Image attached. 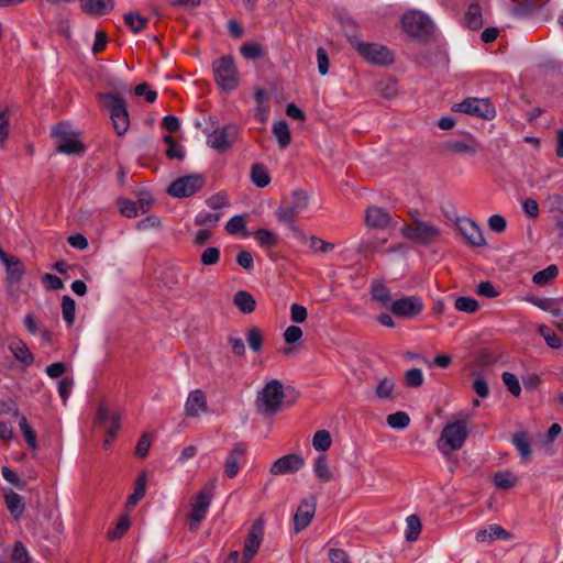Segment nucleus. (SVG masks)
Returning a JSON list of instances; mask_svg holds the SVG:
<instances>
[{
    "mask_svg": "<svg viewBox=\"0 0 563 563\" xmlns=\"http://www.w3.org/2000/svg\"><path fill=\"white\" fill-rule=\"evenodd\" d=\"M220 219L221 214L218 212L201 211L195 217V223L209 229L216 227Z\"/></svg>",
    "mask_w": 563,
    "mask_h": 563,
    "instance_id": "37998d69",
    "label": "nucleus"
},
{
    "mask_svg": "<svg viewBox=\"0 0 563 563\" xmlns=\"http://www.w3.org/2000/svg\"><path fill=\"white\" fill-rule=\"evenodd\" d=\"M539 334L544 339L550 347L560 349L562 346L561 338L549 327L544 324L540 325Z\"/></svg>",
    "mask_w": 563,
    "mask_h": 563,
    "instance_id": "09e8293b",
    "label": "nucleus"
},
{
    "mask_svg": "<svg viewBox=\"0 0 563 563\" xmlns=\"http://www.w3.org/2000/svg\"><path fill=\"white\" fill-rule=\"evenodd\" d=\"M531 305L540 308L543 311L551 313L558 318L563 314V299L562 298H539L528 297L526 299Z\"/></svg>",
    "mask_w": 563,
    "mask_h": 563,
    "instance_id": "a878e982",
    "label": "nucleus"
},
{
    "mask_svg": "<svg viewBox=\"0 0 563 563\" xmlns=\"http://www.w3.org/2000/svg\"><path fill=\"white\" fill-rule=\"evenodd\" d=\"M220 249L216 246L207 247L200 256V261L205 266L216 265L220 261Z\"/></svg>",
    "mask_w": 563,
    "mask_h": 563,
    "instance_id": "3c124183",
    "label": "nucleus"
},
{
    "mask_svg": "<svg viewBox=\"0 0 563 563\" xmlns=\"http://www.w3.org/2000/svg\"><path fill=\"white\" fill-rule=\"evenodd\" d=\"M12 563H31V556L24 544L20 541L15 542L12 552Z\"/></svg>",
    "mask_w": 563,
    "mask_h": 563,
    "instance_id": "5fc2aeb1",
    "label": "nucleus"
},
{
    "mask_svg": "<svg viewBox=\"0 0 563 563\" xmlns=\"http://www.w3.org/2000/svg\"><path fill=\"white\" fill-rule=\"evenodd\" d=\"M405 379L409 387H419L423 384V373L420 368H410L406 372Z\"/></svg>",
    "mask_w": 563,
    "mask_h": 563,
    "instance_id": "bf43d9fd",
    "label": "nucleus"
},
{
    "mask_svg": "<svg viewBox=\"0 0 563 563\" xmlns=\"http://www.w3.org/2000/svg\"><path fill=\"white\" fill-rule=\"evenodd\" d=\"M19 426L22 431V434L25 439V442L32 450L37 449V439L33 428L29 424L26 418L21 416L19 419Z\"/></svg>",
    "mask_w": 563,
    "mask_h": 563,
    "instance_id": "79ce46f5",
    "label": "nucleus"
},
{
    "mask_svg": "<svg viewBox=\"0 0 563 563\" xmlns=\"http://www.w3.org/2000/svg\"><path fill=\"white\" fill-rule=\"evenodd\" d=\"M350 42L358 54L368 63L388 65L394 60L393 53L380 44L365 43L356 37L351 38Z\"/></svg>",
    "mask_w": 563,
    "mask_h": 563,
    "instance_id": "423d86ee",
    "label": "nucleus"
},
{
    "mask_svg": "<svg viewBox=\"0 0 563 563\" xmlns=\"http://www.w3.org/2000/svg\"><path fill=\"white\" fill-rule=\"evenodd\" d=\"M468 435L466 422L457 420L448 423L441 431L440 438L437 442L438 450L444 455L449 456L451 453L460 450Z\"/></svg>",
    "mask_w": 563,
    "mask_h": 563,
    "instance_id": "f03ea898",
    "label": "nucleus"
},
{
    "mask_svg": "<svg viewBox=\"0 0 563 563\" xmlns=\"http://www.w3.org/2000/svg\"><path fill=\"white\" fill-rule=\"evenodd\" d=\"M62 314L67 325H73L76 317V302L70 296L62 298Z\"/></svg>",
    "mask_w": 563,
    "mask_h": 563,
    "instance_id": "4c0bfd02",
    "label": "nucleus"
},
{
    "mask_svg": "<svg viewBox=\"0 0 563 563\" xmlns=\"http://www.w3.org/2000/svg\"><path fill=\"white\" fill-rule=\"evenodd\" d=\"M241 54L246 59H257L262 57L263 52L260 45L253 43H246L241 47Z\"/></svg>",
    "mask_w": 563,
    "mask_h": 563,
    "instance_id": "e2e57ef3",
    "label": "nucleus"
},
{
    "mask_svg": "<svg viewBox=\"0 0 563 563\" xmlns=\"http://www.w3.org/2000/svg\"><path fill=\"white\" fill-rule=\"evenodd\" d=\"M80 9L92 16H102L114 9V0H80Z\"/></svg>",
    "mask_w": 563,
    "mask_h": 563,
    "instance_id": "b1692460",
    "label": "nucleus"
},
{
    "mask_svg": "<svg viewBox=\"0 0 563 563\" xmlns=\"http://www.w3.org/2000/svg\"><path fill=\"white\" fill-rule=\"evenodd\" d=\"M130 527V519L128 517H121L114 529L108 532V537L112 540L120 538Z\"/></svg>",
    "mask_w": 563,
    "mask_h": 563,
    "instance_id": "338daca9",
    "label": "nucleus"
},
{
    "mask_svg": "<svg viewBox=\"0 0 563 563\" xmlns=\"http://www.w3.org/2000/svg\"><path fill=\"white\" fill-rule=\"evenodd\" d=\"M5 504L11 516L15 519L20 518L24 511V504L22 497L13 490L5 493Z\"/></svg>",
    "mask_w": 563,
    "mask_h": 563,
    "instance_id": "2f4dec72",
    "label": "nucleus"
},
{
    "mask_svg": "<svg viewBox=\"0 0 563 563\" xmlns=\"http://www.w3.org/2000/svg\"><path fill=\"white\" fill-rule=\"evenodd\" d=\"M446 148L456 154L475 155L479 144L472 134H467L465 139L449 141Z\"/></svg>",
    "mask_w": 563,
    "mask_h": 563,
    "instance_id": "393cba45",
    "label": "nucleus"
},
{
    "mask_svg": "<svg viewBox=\"0 0 563 563\" xmlns=\"http://www.w3.org/2000/svg\"><path fill=\"white\" fill-rule=\"evenodd\" d=\"M387 423L393 429H405L410 423L409 416L404 411L391 413L387 417Z\"/></svg>",
    "mask_w": 563,
    "mask_h": 563,
    "instance_id": "8fccbe9b",
    "label": "nucleus"
},
{
    "mask_svg": "<svg viewBox=\"0 0 563 563\" xmlns=\"http://www.w3.org/2000/svg\"><path fill=\"white\" fill-rule=\"evenodd\" d=\"M47 518L49 520L52 531L57 534L63 533L64 523L62 520L60 512L57 509L53 508V509L48 510Z\"/></svg>",
    "mask_w": 563,
    "mask_h": 563,
    "instance_id": "13d9d810",
    "label": "nucleus"
},
{
    "mask_svg": "<svg viewBox=\"0 0 563 563\" xmlns=\"http://www.w3.org/2000/svg\"><path fill=\"white\" fill-rule=\"evenodd\" d=\"M225 230L230 234H241L243 238L249 235L246 231L245 219L241 214L232 217L225 224Z\"/></svg>",
    "mask_w": 563,
    "mask_h": 563,
    "instance_id": "ea45409f",
    "label": "nucleus"
},
{
    "mask_svg": "<svg viewBox=\"0 0 563 563\" xmlns=\"http://www.w3.org/2000/svg\"><path fill=\"white\" fill-rule=\"evenodd\" d=\"M395 382L385 377L380 379L376 386V396L380 400H391L394 398Z\"/></svg>",
    "mask_w": 563,
    "mask_h": 563,
    "instance_id": "e433bc0d",
    "label": "nucleus"
},
{
    "mask_svg": "<svg viewBox=\"0 0 563 563\" xmlns=\"http://www.w3.org/2000/svg\"><path fill=\"white\" fill-rule=\"evenodd\" d=\"M187 417L197 418L207 412V399L202 390H191L185 402Z\"/></svg>",
    "mask_w": 563,
    "mask_h": 563,
    "instance_id": "aec40b11",
    "label": "nucleus"
},
{
    "mask_svg": "<svg viewBox=\"0 0 563 563\" xmlns=\"http://www.w3.org/2000/svg\"><path fill=\"white\" fill-rule=\"evenodd\" d=\"M400 231L405 238L412 239L422 244L432 242L440 234V230L438 227L420 220H416L415 229L405 224L401 227Z\"/></svg>",
    "mask_w": 563,
    "mask_h": 563,
    "instance_id": "ddd939ff",
    "label": "nucleus"
},
{
    "mask_svg": "<svg viewBox=\"0 0 563 563\" xmlns=\"http://www.w3.org/2000/svg\"><path fill=\"white\" fill-rule=\"evenodd\" d=\"M254 238L263 247H272L277 243V235L266 229H258L254 232Z\"/></svg>",
    "mask_w": 563,
    "mask_h": 563,
    "instance_id": "49530a36",
    "label": "nucleus"
},
{
    "mask_svg": "<svg viewBox=\"0 0 563 563\" xmlns=\"http://www.w3.org/2000/svg\"><path fill=\"white\" fill-rule=\"evenodd\" d=\"M487 224L488 228L496 233H503L507 228V221L500 214L490 216L488 218Z\"/></svg>",
    "mask_w": 563,
    "mask_h": 563,
    "instance_id": "69168bd1",
    "label": "nucleus"
},
{
    "mask_svg": "<svg viewBox=\"0 0 563 563\" xmlns=\"http://www.w3.org/2000/svg\"><path fill=\"white\" fill-rule=\"evenodd\" d=\"M264 536V528L261 521H255L249 530L244 542L243 563H250L257 553Z\"/></svg>",
    "mask_w": 563,
    "mask_h": 563,
    "instance_id": "2eb2a0df",
    "label": "nucleus"
},
{
    "mask_svg": "<svg viewBox=\"0 0 563 563\" xmlns=\"http://www.w3.org/2000/svg\"><path fill=\"white\" fill-rule=\"evenodd\" d=\"M124 22L134 33L141 32L147 24V19L136 12H129L124 15Z\"/></svg>",
    "mask_w": 563,
    "mask_h": 563,
    "instance_id": "a18cd8bd",
    "label": "nucleus"
},
{
    "mask_svg": "<svg viewBox=\"0 0 563 563\" xmlns=\"http://www.w3.org/2000/svg\"><path fill=\"white\" fill-rule=\"evenodd\" d=\"M372 296L382 303H386L390 300L389 290L380 283H376L372 286Z\"/></svg>",
    "mask_w": 563,
    "mask_h": 563,
    "instance_id": "052dcab7",
    "label": "nucleus"
},
{
    "mask_svg": "<svg viewBox=\"0 0 563 563\" xmlns=\"http://www.w3.org/2000/svg\"><path fill=\"white\" fill-rule=\"evenodd\" d=\"M422 300L417 296L402 297L391 303L389 310L400 318H413L421 313Z\"/></svg>",
    "mask_w": 563,
    "mask_h": 563,
    "instance_id": "4468645a",
    "label": "nucleus"
},
{
    "mask_svg": "<svg viewBox=\"0 0 563 563\" xmlns=\"http://www.w3.org/2000/svg\"><path fill=\"white\" fill-rule=\"evenodd\" d=\"M212 69L216 81L223 91H232L238 87L239 73L231 56H222L214 60Z\"/></svg>",
    "mask_w": 563,
    "mask_h": 563,
    "instance_id": "20e7f679",
    "label": "nucleus"
},
{
    "mask_svg": "<svg viewBox=\"0 0 563 563\" xmlns=\"http://www.w3.org/2000/svg\"><path fill=\"white\" fill-rule=\"evenodd\" d=\"M518 476L510 471H500L494 475V483L500 489H510L518 484Z\"/></svg>",
    "mask_w": 563,
    "mask_h": 563,
    "instance_id": "473e14b6",
    "label": "nucleus"
},
{
    "mask_svg": "<svg viewBox=\"0 0 563 563\" xmlns=\"http://www.w3.org/2000/svg\"><path fill=\"white\" fill-rule=\"evenodd\" d=\"M457 227L471 245L481 247L486 244L482 229L473 220L462 219L459 221Z\"/></svg>",
    "mask_w": 563,
    "mask_h": 563,
    "instance_id": "6ab92c4d",
    "label": "nucleus"
},
{
    "mask_svg": "<svg viewBox=\"0 0 563 563\" xmlns=\"http://www.w3.org/2000/svg\"><path fill=\"white\" fill-rule=\"evenodd\" d=\"M273 134L282 148L287 147L291 142V134L286 121L279 120L273 124Z\"/></svg>",
    "mask_w": 563,
    "mask_h": 563,
    "instance_id": "7c9ffc66",
    "label": "nucleus"
},
{
    "mask_svg": "<svg viewBox=\"0 0 563 563\" xmlns=\"http://www.w3.org/2000/svg\"><path fill=\"white\" fill-rule=\"evenodd\" d=\"M52 135L58 140L57 152L74 155L84 152L85 146L78 135L67 123H59L52 129Z\"/></svg>",
    "mask_w": 563,
    "mask_h": 563,
    "instance_id": "0eeeda50",
    "label": "nucleus"
},
{
    "mask_svg": "<svg viewBox=\"0 0 563 563\" xmlns=\"http://www.w3.org/2000/svg\"><path fill=\"white\" fill-rule=\"evenodd\" d=\"M308 311L299 303H291L290 306V319L295 323H302L307 320Z\"/></svg>",
    "mask_w": 563,
    "mask_h": 563,
    "instance_id": "0e129e2a",
    "label": "nucleus"
},
{
    "mask_svg": "<svg viewBox=\"0 0 563 563\" xmlns=\"http://www.w3.org/2000/svg\"><path fill=\"white\" fill-rule=\"evenodd\" d=\"M309 206V195L302 190H296L291 195L289 203L277 210V218L285 224H294L296 217L301 214Z\"/></svg>",
    "mask_w": 563,
    "mask_h": 563,
    "instance_id": "9d476101",
    "label": "nucleus"
},
{
    "mask_svg": "<svg viewBox=\"0 0 563 563\" xmlns=\"http://www.w3.org/2000/svg\"><path fill=\"white\" fill-rule=\"evenodd\" d=\"M205 184V178L200 175H187L174 180L167 192L175 198H187L199 191Z\"/></svg>",
    "mask_w": 563,
    "mask_h": 563,
    "instance_id": "9b49d317",
    "label": "nucleus"
},
{
    "mask_svg": "<svg viewBox=\"0 0 563 563\" xmlns=\"http://www.w3.org/2000/svg\"><path fill=\"white\" fill-rule=\"evenodd\" d=\"M284 398L285 391L282 382L272 379L258 393L255 402L256 409L263 416H275L283 409Z\"/></svg>",
    "mask_w": 563,
    "mask_h": 563,
    "instance_id": "f257e3e1",
    "label": "nucleus"
},
{
    "mask_svg": "<svg viewBox=\"0 0 563 563\" xmlns=\"http://www.w3.org/2000/svg\"><path fill=\"white\" fill-rule=\"evenodd\" d=\"M251 179L260 188H264L271 183V176L267 169L262 165L252 166Z\"/></svg>",
    "mask_w": 563,
    "mask_h": 563,
    "instance_id": "a19ab883",
    "label": "nucleus"
},
{
    "mask_svg": "<svg viewBox=\"0 0 563 563\" xmlns=\"http://www.w3.org/2000/svg\"><path fill=\"white\" fill-rule=\"evenodd\" d=\"M365 224L369 229L385 230L395 225L389 212L377 206H371L365 210Z\"/></svg>",
    "mask_w": 563,
    "mask_h": 563,
    "instance_id": "dca6fc26",
    "label": "nucleus"
},
{
    "mask_svg": "<svg viewBox=\"0 0 563 563\" xmlns=\"http://www.w3.org/2000/svg\"><path fill=\"white\" fill-rule=\"evenodd\" d=\"M246 446L242 443L236 444L225 456L223 470L224 474L233 478L238 475L240 468L245 462Z\"/></svg>",
    "mask_w": 563,
    "mask_h": 563,
    "instance_id": "f3484780",
    "label": "nucleus"
},
{
    "mask_svg": "<svg viewBox=\"0 0 563 563\" xmlns=\"http://www.w3.org/2000/svg\"><path fill=\"white\" fill-rule=\"evenodd\" d=\"M512 444L522 460H527L530 456L531 446L525 432L515 433L512 437Z\"/></svg>",
    "mask_w": 563,
    "mask_h": 563,
    "instance_id": "f704fd0d",
    "label": "nucleus"
},
{
    "mask_svg": "<svg viewBox=\"0 0 563 563\" xmlns=\"http://www.w3.org/2000/svg\"><path fill=\"white\" fill-rule=\"evenodd\" d=\"M503 382L507 389L514 395L519 396L521 393V386L517 376L510 372H504L501 375Z\"/></svg>",
    "mask_w": 563,
    "mask_h": 563,
    "instance_id": "603ef678",
    "label": "nucleus"
},
{
    "mask_svg": "<svg viewBox=\"0 0 563 563\" xmlns=\"http://www.w3.org/2000/svg\"><path fill=\"white\" fill-rule=\"evenodd\" d=\"M316 511V504L312 500H302L294 516V529L299 532L308 527Z\"/></svg>",
    "mask_w": 563,
    "mask_h": 563,
    "instance_id": "412c9836",
    "label": "nucleus"
},
{
    "mask_svg": "<svg viewBox=\"0 0 563 563\" xmlns=\"http://www.w3.org/2000/svg\"><path fill=\"white\" fill-rule=\"evenodd\" d=\"M9 350L14 358L25 366L31 365L34 361L33 354L30 352L26 344L18 338L10 340Z\"/></svg>",
    "mask_w": 563,
    "mask_h": 563,
    "instance_id": "bb28decb",
    "label": "nucleus"
},
{
    "mask_svg": "<svg viewBox=\"0 0 563 563\" xmlns=\"http://www.w3.org/2000/svg\"><path fill=\"white\" fill-rule=\"evenodd\" d=\"M207 205L212 210H220L229 205V200L225 194H217L211 196L207 200Z\"/></svg>",
    "mask_w": 563,
    "mask_h": 563,
    "instance_id": "774afa93",
    "label": "nucleus"
},
{
    "mask_svg": "<svg viewBox=\"0 0 563 563\" xmlns=\"http://www.w3.org/2000/svg\"><path fill=\"white\" fill-rule=\"evenodd\" d=\"M0 262L5 267L7 282L11 285L20 283L25 273L23 263L18 257L8 254Z\"/></svg>",
    "mask_w": 563,
    "mask_h": 563,
    "instance_id": "4be33fe9",
    "label": "nucleus"
},
{
    "mask_svg": "<svg viewBox=\"0 0 563 563\" xmlns=\"http://www.w3.org/2000/svg\"><path fill=\"white\" fill-rule=\"evenodd\" d=\"M233 302L242 313H251L255 310V298L246 290H240L234 295Z\"/></svg>",
    "mask_w": 563,
    "mask_h": 563,
    "instance_id": "c85d7f7f",
    "label": "nucleus"
},
{
    "mask_svg": "<svg viewBox=\"0 0 563 563\" xmlns=\"http://www.w3.org/2000/svg\"><path fill=\"white\" fill-rule=\"evenodd\" d=\"M310 249L318 255H324L334 249V244L327 242L318 236L311 235L307 239Z\"/></svg>",
    "mask_w": 563,
    "mask_h": 563,
    "instance_id": "c03bdc74",
    "label": "nucleus"
},
{
    "mask_svg": "<svg viewBox=\"0 0 563 563\" xmlns=\"http://www.w3.org/2000/svg\"><path fill=\"white\" fill-rule=\"evenodd\" d=\"M559 274L556 265H549L547 268L536 273L532 276V282L538 286H545Z\"/></svg>",
    "mask_w": 563,
    "mask_h": 563,
    "instance_id": "58836bf2",
    "label": "nucleus"
},
{
    "mask_svg": "<svg viewBox=\"0 0 563 563\" xmlns=\"http://www.w3.org/2000/svg\"><path fill=\"white\" fill-rule=\"evenodd\" d=\"M147 482H148V477L145 472H142L137 475L135 483H134L133 493L128 497V500H126L128 508L135 507L139 504V501L142 498H144V496L146 494Z\"/></svg>",
    "mask_w": 563,
    "mask_h": 563,
    "instance_id": "cd10ccee",
    "label": "nucleus"
},
{
    "mask_svg": "<svg viewBox=\"0 0 563 563\" xmlns=\"http://www.w3.org/2000/svg\"><path fill=\"white\" fill-rule=\"evenodd\" d=\"M455 112H462L486 120L494 119L496 115L495 107L485 98H467L452 107Z\"/></svg>",
    "mask_w": 563,
    "mask_h": 563,
    "instance_id": "1a4fd4ad",
    "label": "nucleus"
},
{
    "mask_svg": "<svg viewBox=\"0 0 563 563\" xmlns=\"http://www.w3.org/2000/svg\"><path fill=\"white\" fill-rule=\"evenodd\" d=\"M464 22L472 30H477L483 25L482 9L477 3H472L468 7Z\"/></svg>",
    "mask_w": 563,
    "mask_h": 563,
    "instance_id": "72a5a7b5",
    "label": "nucleus"
},
{
    "mask_svg": "<svg viewBox=\"0 0 563 563\" xmlns=\"http://www.w3.org/2000/svg\"><path fill=\"white\" fill-rule=\"evenodd\" d=\"M455 308L459 311L473 313L478 309V302L471 297H460L455 300Z\"/></svg>",
    "mask_w": 563,
    "mask_h": 563,
    "instance_id": "6e6d98bb",
    "label": "nucleus"
},
{
    "mask_svg": "<svg viewBox=\"0 0 563 563\" xmlns=\"http://www.w3.org/2000/svg\"><path fill=\"white\" fill-rule=\"evenodd\" d=\"M402 29L412 36H424L432 32L431 19L419 10H410L402 15Z\"/></svg>",
    "mask_w": 563,
    "mask_h": 563,
    "instance_id": "6e6552de",
    "label": "nucleus"
},
{
    "mask_svg": "<svg viewBox=\"0 0 563 563\" xmlns=\"http://www.w3.org/2000/svg\"><path fill=\"white\" fill-rule=\"evenodd\" d=\"M238 133L239 128L233 123L217 128L207 135V144L217 151H227L232 146V141Z\"/></svg>",
    "mask_w": 563,
    "mask_h": 563,
    "instance_id": "f8f14e48",
    "label": "nucleus"
},
{
    "mask_svg": "<svg viewBox=\"0 0 563 563\" xmlns=\"http://www.w3.org/2000/svg\"><path fill=\"white\" fill-rule=\"evenodd\" d=\"M120 212L126 218H135L140 216L137 203L128 199H122L119 202Z\"/></svg>",
    "mask_w": 563,
    "mask_h": 563,
    "instance_id": "4d7b16f0",
    "label": "nucleus"
},
{
    "mask_svg": "<svg viewBox=\"0 0 563 563\" xmlns=\"http://www.w3.org/2000/svg\"><path fill=\"white\" fill-rule=\"evenodd\" d=\"M10 133L9 110L0 109V147H2Z\"/></svg>",
    "mask_w": 563,
    "mask_h": 563,
    "instance_id": "864d4df0",
    "label": "nucleus"
},
{
    "mask_svg": "<svg viewBox=\"0 0 563 563\" xmlns=\"http://www.w3.org/2000/svg\"><path fill=\"white\" fill-rule=\"evenodd\" d=\"M331 444L332 437L328 430H319L312 437V446L316 451L325 452Z\"/></svg>",
    "mask_w": 563,
    "mask_h": 563,
    "instance_id": "c9c22d12",
    "label": "nucleus"
},
{
    "mask_svg": "<svg viewBox=\"0 0 563 563\" xmlns=\"http://www.w3.org/2000/svg\"><path fill=\"white\" fill-rule=\"evenodd\" d=\"M313 474L319 481L323 483L330 482L332 479L333 474L325 455H319L314 460Z\"/></svg>",
    "mask_w": 563,
    "mask_h": 563,
    "instance_id": "c756f323",
    "label": "nucleus"
},
{
    "mask_svg": "<svg viewBox=\"0 0 563 563\" xmlns=\"http://www.w3.org/2000/svg\"><path fill=\"white\" fill-rule=\"evenodd\" d=\"M407 526H408V532H407L406 538L409 541H415L418 538L420 529H421L419 518L416 516H409L407 518Z\"/></svg>",
    "mask_w": 563,
    "mask_h": 563,
    "instance_id": "680f3d73",
    "label": "nucleus"
},
{
    "mask_svg": "<svg viewBox=\"0 0 563 563\" xmlns=\"http://www.w3.org/2000/svg\"><path fill=\"white\" fill-rule=\"evenodd\" d=\"M214 487V482L208 484L192 499L191 511L188 517L190 530H197L200 522L206 518V515L211 505V500L213 498Z\"/></svg>",
    "mask_w": 563,
    "mask_h": 563,
    "instance_id": "39448f33",
    "label": "nucleus"
},
{
    "mask_svg": "<svg viewBox=\"0 0 563 563\" xmlns=\"http://www.w3.org/2000/svg\"><path fill=\"white\" fill-rule=\"evenodd\" d=\"M246 342L253 352H261L263 347V334L257 328H250L246 331Z\"/></svg>",
    "mask_w": 563,
    "mask_h": 563,
    "instance_id": "de8ad7c7",
    "label": "nucleus"
},
{
    "mask_svg": "<svg viewBox=\"0 0 563 563\" xmlns=\"http://www.w3.org/2000/svg\"><path fill=\"white\" fill-rule=\"evenodd\" d=\"M510 534L499 525L493 523L488 527L479 529L476 534L475 539L478 543L484 544H490L496 540L499 539H509Z\"/></svg>",
    "mask_w": 563,
    "mask_h": 563,
    "instance_id": "5701e85b",
    "label": "nucleus"
},
{
    "mask_svg": "<svg viewBox=\"0 0 563 563\" xmlns=\"http://www.w3.org/2000/svg\"><path fill=\"white\" fill-rule=\"evenodd\" d=\"M303 459L296 454H288L276 460L271 466L269 472L273 475H283L296 473L303 466Z\"/></svg>",
    "mask_w": 563,
    "mask_h": 563,
    "instance_id": "a211bd4d",
    "label": "nucleus"
},
{
    "mask_svg": "<svg viewBox=\"0 0 563 563\" xmlns=\"http://www.w3.org/2000/svg\"><path fill=\"white\" fill-rule=\"evenodd\" d=\"M103 107L109 111L118 135H124L130 126V118L124 100L113 93L100 96Z\"/></svg>",
    "mask_w": 563,
    "mask_h": 563,
    "instance_id": "7ed1b4c3",
    "label": "nucleus"
}]
</instances>
